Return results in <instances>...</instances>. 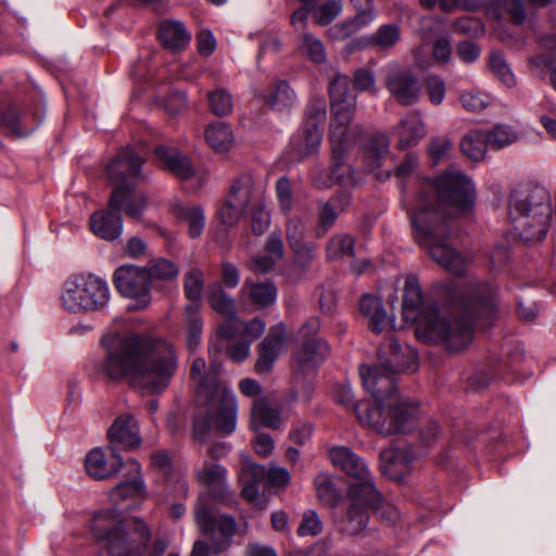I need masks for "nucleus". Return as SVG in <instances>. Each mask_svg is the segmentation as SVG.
I'll return each mask as SVG.
<instances>
[{
	"label": "nucleus",
	"instance_id": "1",
	"mask_svg": "<svg viewBox=\"0 0 556 556\" xmlns=\"http://www.w3.org/2000/svg\"><path fill=\"white\" fill-rule=\"evenodd\" d=\"M442 303L453 307L459 316L444 308L426 306L419 282L408 276L404 285L402 315L406 323L416 324V334L426 342L444 343L451 351L465 349L472 340V328L488 327L496 316V292L485 281L467 285L450 280L440 286Z\"/></svg>",
	"mask_w": 556,
	"mask_h": 556
},
{
	"label": "nucleus",
	"instance_id": "2",
	"mask_svg": "<svg viewBox=\"0 0 556 556\" xmlns=\"http://www.w3.org/2000/svg\"><path fill=\"white\" fill-rule=\"evenodd\" d=\"M100 345L104 355L98 371L112 381L128 378L147 393L165 391L177 370L174 346L162 339L111 331L101 337Z\"/></svg>",
	"mask_w": 556,
	"mask_h": 556
},
{
	"label": "nucleus",
	"instance_id": "3",
	"mask_svg": "<svg viewBox=\"0 0 556 556\" xmlns=\"http://www.w3.org/2000/svg\"><path fill=\"white\" fill-rule=\"evenodd\" d=\"M365 390L374 400L359 401L355 405L358 421L382 435L406 433L413 430L417 407L395 388L396 374L381 365L359 367Z\"/></svg>",
	"mask_w": 556,
	"mask_h": 556
},
{
	"label": "nucleus",
	"instance_id": "4",
	"mask_svg": "<svg viewBox=\"0 0 556 556\" xmlns=\"http://www.w3.org/2000/svg\"><path fill=\"white\" fill-rule=\"evenodd\" d=\"M219 369L220 365L215 358L208 369L202 357L194 358L191 365V378L197 383V401L206 408L205 415L197 414L193 420V435L200 441L207 439L213 421L224 434H230L237 427V399L225 383L218 381Z\"/></svg>",
	"mask_w": 556,
	"mask_h": 556
},
{
	"label": "nucleus",
	"instance_id": "5",
	"mask_svg": "<svg viewBox=\"0 0 556 556\" xmlns=\"http://www.w3.org/2000/svg\"><path fill=\"white\" fill-rule=\"evenodd\" d=\"M409 219L415 240L435 263L455 276L466 273V260L446 242L453 233L448 211H412Z\"/></svg>",
	"mask_w": 556,
	"mask_h": 556
},
{
	"label": "nucleus",
	"instance_id": "6",
	"mask_svg": "<svg viewBox=\"0 0 556 556\" xmlns=\"http://www.w3.org/2000/svg\"><path fill=\"white\" fill-rule=\"evenodd\" d=\"M90 532L105 544L109 556H142L151 540V530L142 519L122 520L115 510L94 514Z\"/></svg>",
	"mask_w": 556,
	"mask_h": 556
},
{
	"label": "nucleus",
	"instance_id": "7",
	"mask_svg": "<svg viewBox=\"0 0 556 556\" xmlns=\"http://www.w3.org/2000/svg\"><path fill=\"white\" fill-rule=\"evenodd\" d=\"M416 192L418 200L426 205L420 208L437 204L473 208L477 199L473 181L455 169H445L434 177L419 178Z\"/></svg>",
	"mask_w": 556,
	"mask_h": 556
},
{
	"label": "nucleus",
	"instance_id": "8",
	"mask_svg": "<svg viewBox=\"0 0 556 556\" xmlns=\"http://www.w3.org/2000/svg\"><path fill=\"white\" fill-rule=\"evenodd\" d=\"M144 159L134 147L122 148L106 165L105 174L115 186L111 193L108 208H142L147 205L143 200L136 204V190L130 180L139 178Z\"/></svg>",
	"mask_w": 556,
	"mask_h": 556
},
{
	"label": "nucleus",
	"instance_id": "9",
	"mask_svg": "<svg viewBox=\"0 0 556 556\" xmlns=\"http://www.w3.org/2000/svg\"><path fill=\"white\" fill-rule=\"evenodd\" d=\"M108 282L93 274L74 275L62 287L60 303L64 311L88 314L102 311L110 301Z\"/></svg>",
	"mask_w": 556,
	"mask_h": 556
},
{
	"label": "nucleus",
	"instance_id": "10",
	"mask_svg": "<svg viewBox=\"0 0 556 556\" xmlns=\"http://www.w3.org/2000/svg\"><path fill=\"white\" fill-rule=\"evenodd\" d=\"M194 513L200 531L211 540V547L204 541H195L191 556H210L211 552L218 554L226 549L236 532L235 518L214 510L208 505L206 495L198 498Z\"/></svg>",
	"mask_w": 556,
	"mask_h": 556
},
{
	"label": "nucleus",
	"instance_id": "11",
	"mask_svg": "<svg viewBox=\"0 0 556 556\" xmlns=\"http://www.w3.org/2000/svg\"><path fill=\"white\" fill-rule=\"evenodd\" d=\"M326 113L324 101H314L308 104L302 126L289 142L288 154L291 161L300 162L318 150L323 138Z\"/></svg>",
	"mask_w": 556,
	"mask_h": 556
},
{
	"label": "nucleus",
	"instance_id": "12",
	"mask_svg": "<svg viewBox=\"0 0 556 556\" xmlns=\"http://www.w3.org/2000/svg\"><path fill=\"white\" fill-rule=\"evenodd\" d=\"M266 479L273 486L286 488L291 480L285 467L271 465L268 468L255 463H245L239 471L242 496L258 508H265L267 501L260 492V484Z\"/></svg>",
	"mask_w": 556,
	"mask_h": 556
},
{
	"label": "nucleus",
	"instance_id": "13",
	"mask_svg": "<svg viewBox=\"0 0 556 556\" xmlns=\"http://www.w3.org/2000/svg\"><path fill=\"white\" fill-rule=\"evenodd\" d=\"M319 328V319L311 317L300 327L294 337L296 343L294 361L303 371L316 369L329 354L328 343L317 336Z\"/></svg>",
	"mask_w": 556,
	"mask_h": 556
},
{
	"label": "nucleus",
	"instance_id": "14",
	"mask_svg": "<svg viewBox=\"0 0 556 556\" xmlns=\"http://www.w3.org/2000/svg\"><path fill=\"white\" fill-rule=\"evenodd\" d=\"M362 128L356 125L353 130H340L334 128L329 130V141L331 143V165L330 179L340 187H351L356 184L355 172L348 164L346 155L352 144L362 136Z\"/></svg>",
	"mask_w": 556,
	"mask_h": 556
},
{
	"label": "nucleus",
	"instance_id": "15",
	"mask_svg": "<svg viewBox=\"0 0 556 556\" xmlns=\"http://www.w3.org/2000/svg\"><path fill=\"white\" fill-rule=\"evenodd\" d=\"M349 509L340 521V530L349 535H357L364 531L368 523V510L380 500V492L369 484L364 486L349 485Z\"/></svg>",
	"mask_w": 556,
	"mask_h": 556
},
{
	"label": "nucleus",
	"instance_id": "16",
	"mask_svg": "<svg viewBox=\"0 0 556 556\" xmlns=\"http://www.w3.org/2000/svg\"><path fill=\"white\" fill-rule=\"evenodd\" d=\"M265 182L261 176L247 172L233 178L225 198L226 208H265Z\"/></svg>",
	"mask_w": 556,
	"mask_h": 556
},
{
	"label": "nucleus",
	"instance_id": "17",
	"mask_svg": "<svg viewBox=\"0 0 556 556\" xmlns=\"http://www.w3.org/2000/svg\"><path fill=\"white\" fill-rule=\"evenodd\" d=\"M351 78L337 74L329 84L331 121L329 130H353L351 122L356 109V97L350 90Z\"/></svg>",
	"mask_w": 556,
	"mask_h": 556
},
{
	"label": "nucleus",
	"instance_id": "18",
	"mask_svg": "<svg viewBox=\"0 0 556 556\" xmlns=\"http://www.w3.org/2000/svg\"><path fill=\"white\" fill-rule=\"evenodd\" d=\"M114 285L123 296L136 300L139 307L150 304L151 279L147 268L123 265L114 273Z\"/></svg>",
	"mask_w": 556,
	"mask_h": 556
},
{
	"label": "nucleus",
	"instance_id": "19",
	"mask_svg": "<svg viewBox=\"0 0 556 556\" xmlns=\"http://www.w3.org/2000/svg\"><path fill=\"white\" fill-rule=\"evenodd\" d=\"M384 86L395 101L409 106L418 102L421 85L416 75L400 64H390L384 77Z\"/></svg>",
	"mask_w": 556,
	"mask_h": 556
},
{
	"label": "nucleus",
	"instance_id": "20",
	"mask_svg": "<svg viewBox=\"0 0 556 556\" xmlns=\"http://www.w3.org/2000/svg\"><path fill=\"white\" fill-rule=\"evenodd\" d=\"M287 351V328L283 323H279L269 329L267 336L257 345L255 371L260 375L270 374L275 363Z\"/></svg>",
	"mask_w": 556,
	"mask_h": 556
},
{
	"label": "nucleus",
	"instance_id": "21",
	"mask_svg": "<svg viewBox=\"0 0 556 556\" xmlns=\"http://www.w3.org/2000/svg\"><path fill=\"white\" fill-rule=\"evenodd\" d=\"M514 232L525 242L545 238L552 211H509Z\"/></svg>",
	"mask_w": 556,
	"mask_h": 556
},
{
	"label": "nucleus",
	"instance_id": "22",
	"mask_svg": "<svg viewBox=\"0 0 556 556\" xmlns=\"http://www.w3.org/2000/svg\"><path fill=\"white\" fill-rule=\"evenodd\" d=\"M329 457L334 467L340 468L346 476L354 479L350 485L376 486L374 476L366 462L346 446H334L329 451Z\"/></svg>",
	"mask_w": 556,
	"mask_h": 556
},
{
	"label": "nucleus",
	"instance_id": "23",
	"mask_svg": "<svg viewBox=\"0 0 556 556\" xmlns=\"http://www.w3.org/2000/svg\"><path fill=\"white\" fill-rule=\"evenodd\" d=\"M265 328V323L260 318L250 321H242L238 317L225 320L219 325L215 337L211 340V352L213 350L218 351L222 348L218 343L222 340L244 339L252 344L264 333Z\"/></svg>",
	"mask_w": 556,
	"mask_h": 556
},
{
	"label": "nucleus",
	"instance_id": "24",
	"mask_svg": "<svg viewBox=\"0 0 556 556\" xmlns=\"http://www.w3.org/2000/svg\"><path fill=\"white\" fill-rule=\"evenodd\" d=\"M110 445L115 450H134L141 444L139 425L134 415L117 416L108 429Z\"/></svg>",
	"mask_w": 556,
	"mask_h": 556
},
{
	"label": "nucleus",
	"instance_id": "25",
	"mask_svg": "<svg viewBox=\"0 0 556 556\" xmlns=\"http://www.w3.org/2000/svg\"><path fill=\"white\" fill-rule=\"evenodd\" d=\"M123 466L121 456L111 445L105 451L101 447L92 448L85 458L87 473L96 480H104L116 475Z\"/></svg>",
	"mask_w": 556,
	"mask_h": 556
},
{
	"label": "nucleus",
	"instance_id": "26",
	"mask_svg": "<svg viewBox=\"0 0 556 556\" xmlns=\"http://www.w3.org/2000/svg\"><path fill=\"white\" fill-rule=\"evenodd\" d=\"M548 190L533 182H518L509 190V208H540L551 206Z\"/></svg>",
	"mask_w": 556,
	"mask_h": 556
},
{
	"label": "nucleus",
	"instance_id": "27",
	"mask_svg": "<svg viewBox=\"0 0 556 556\" xmlns=\"http://www.w3.org/2000/svg\"><path fill=\"white\" fill-rule=\"evenodd\" d=\"M379 364L395 374L414 370L417 365V353L409 345H402L396 340H390L388 346L379 351Z\"/></svg>",
	"mask_w": 556,
	"mask_h": 556
},
{
	"label": "nucleus",
	"instance_id": "28",
	"mask_svg": "<svg viewBox=\"0 0 556 556\" xmlns=\"http://www.w3.org/2000/svg\"><path fill=\"white\" fill-rule=\"evenodd\" d=\"M197 477L200 483L206 485L208 491L199 496L206 495L208 505L214 509L213 498L223 500L227 495V470L222 465L204 462L203 466L197 470Z\"/></svg>",
	"mask_w": 556,
	"mask_h": 556
},
{
	"label": "nucleus",
	"instance_id": "29",
	"mask_svg": "<svg viewBox=\"0 0 556 556\" xmlns=\"http://www.w3.org/2000/svg\"><path fill=\"white\" fill-rule=\"evenodd\" d=\"M0 127L16 137H25L37 127V123L35 115L22 112L16 103L8 100L0 103Z\"/></svg>",
	"mask_w": 556,
	"mask_h": 556
},
{
	"label": "nucleus",
	"instance_id": "30",
	"mask_svg": "<svg viewBox=\"0 0 556 556\" xmlns=\"http://www.w3.org/2000/svg\"><path fill=\"white\" fill-rule=\"evenodd\" d=\"M426 124L418 111H412L405 115L396 127L397 148L405 150L418 144L426 136Z\"/></svg>",
	"mask_w": 556,
	"mask_h": 556
},
{
	"label": "nucleus",
	"instance_id": "31",
	"mask_svg": "<svg viewBox=\"0 0 556 556\" xmlns=\"http://www.w3.org/2000/svg\"><path fill=\"white\" fill-rule=\"evenodd\" d=\"M119 211H93L89 218L91 231L99 238L113 241L123 232Z\"/></svg>",
	"mask_w": 556,
	"mask_h": 556
},
{
	"label": "nucleus",
	"instance_id": "32",
	"mask_svg": "<svg viewBox=\"0 0 556 556\" xmlns=\"http://www.w3.org/2000/svg\"><path fill=\"white\" fill-rule=\"evenodd\" d=\"M359 312L367 319L370 330L381 332L393 328L394 320L387 314L381 299L371 294H364L359 300Z\"/></svg>",
	"mask_w": 556,
	"mask_h": 556
},
{
	"label": "nucleus",
	"instance_id": "33",
	"mask_svg": "<svg viewBox=\"0 0 556 556\" xmlns=\"http://www.w3.org/2000/svg\"><path fill=\"white\" fill-rule=\"evenodd\" d=\"M389 151V140L380 131L366 134L362 143V157L365 169L372 172L379 168Z\"/></svg>",
	"mask_w": 556,
	"mask_h": 556
},
{
	"label": "nucleus",
	"instance_id": "34",
	"mask_svg": "<svg viewBox=\"0 0 556 556\" xmlns=\"http://www.w3.org/2000/svg\"><path fill=\"white\" fill-rule=\"evenodd\" d=\"M154 154L163 166L178 178L187 180L194 175L190 159L176 148L159 146Z\"/></svg>",
	"mask_w": 556,
	"mask_h": 556
},
{
	"label": "nucleus",
	"instance_id": "35",
	"mask_svg": "<svg viewBox=\"0 0 556 556\" xmlns=\"http://www.w3.org/2000/svg\"><path fill=\"white\" fill-rule=\"evenodd\" d=\"M382 472L391 479H400L412 468L416 455L409 448L383 451L380 455Z\"/></svg>",
	"mask_w": 556,
	"mask_h": 556
},
{
	"label": "nucleus",
	"instance_id": "36",
	"mask_svg": "<svg viewBox=\"0 0 556 556\" xmlns=\"http://www.w3.org/2000/svg\"><path fill=\"white\" fill-rule=\"evenodd\" d=\"M157 38L162 46L172 51L185 49L191 40V35L184 23L164 21L159 25Z\"/></svg>",
	"mask_w": 556,
	"mask_h": 556
},
{
	"label": "nucleus",
	"instance_id": "37",
	"mask_svg": "<svg viewBox=\"0 0 556 556\" xmlns=\"http://www.w3.org/2000/svg\"><path fill=\"white\" fill-rule=\"evenodd\" d=\"M242 291L248 295L251 304L256 309L265 308L277 300V288L271 280L245 281Z\"/></svg>",
	"mask_w": 556,
	"mask_h": 556
},
{
	"label": "nucleus",
	"instance_id": "38",
	"mask_svg": "<svg viewBox=\"0 0 556 556\" xmlns=\"http://www.w3.org/2000/svg\"><path fill=\"white\" fill-rule=\"evenodd\" d=\"M283 255V243L280 235L271 233L265 245V254L252 257L250 267L254 273H267L274 268Z\"/></svg>",
	"mask_w": 556,
	"mask_h": 556
},
{
	"label": "nucleus",
	"instance_id": "39",
	"mask_svg": "<svg viewBox=\"0 0 556 556\" xmlns=\"http://www.w3.org/2000/svg\"><path fill=\"white\" fill-rule=\"evenodd\" d=\"M356 14L349 21L337 25L344 37L368 25L376 18L375 0H350Z\"/></svg>",
	"mask_w": 556,
	"mask_h": 556
},
{
	"label": "nucleus",
	"instance_id": "40",
	"mask_svg": "<svg viewBox=\"0 0 556 556\" xmlns=\"http://www.w3.org/2000/svg\"><path fill=\"white\" fill-rule=\"evenodd\" d=\"M260 426L274 430L281 426L279 410L270 407L262 397L254 399L251 408V428L256 431Z\"/></svg>",
	"mask_w": 556,
	"mask_h": 556
},
{
	"label": "nucleus",
	"instance_id": "41",
	"mask_svg": "<svg viewBox=\"0 0 556 556\" xmlns=\"http://www.w3.org/2000/svg\"><path fill=\"white\" fill-rule=\"evenodd\" d=\"M303 226L300 222L287 224V237L300 266H306L314 257L313 247L302 241Z\"/></svg>",
	"mask_w": 556,
	"mask_h": 556
},
{
	"label": "nucleus",
	"instance_id": "42",
	"mask_svg": "<svg viewBox=\"0 0 556 556\" xmlns=\"http://www.w3.org/2000/svg\"><path fill=\"white\" fill-rule=\"evenodd\" d=\"M205 140L207 144L217 153H224L230 150L233 143V135L229 125L223 122L210 124L205 128Z\"/></svg>",
	"mask_w": 556,
	"mask_h": 556
},
{
	"label": "nucleus",
	"instance_id": "43",
	"mask_svg": "<svg viewBox=\"0 0 556 556\" xmlns=\"http://www.w3.org/2000/svg\"><path fill=\"white\" fill-rule=\"evenodd\" d=\"M185 341L189 351H194L202 339L203 320L198 305H187L185 309Z\"/></svg>",
	"mask_w": 556,
	"mask_h": 556
},
{
	"label": "nucleus",
	"instance_id": "44",
	"mask_svg": "<svg viewBox=\"0 0 556 556\" xmlns=\"http://www.w3.org/2000/svg\"><path fill=\"white\" fill-rule=\"evenodd\" d=\"M488 148L485 135L482 130H470L460 141L462 152L473 162L484 160Z\"/></svg>",
	"mask_w": 556,
	"mask_h": 556
},
{
	"label": "nucleus",
	"instance_id": "45",
	"mask_svg": "<svg viewBox=\"0 0 556 556\" xmlns=\"http://www.w3.org/2000/svg\"><path fill=\"white\" fill-rule=\"evenodd\" d=\"M314 486L318 500L328 507H334L341 500V492L333 482L330 475L326 472L318 473L314 479Z\"/></svg>",
	"mask_w": 556,
	"mask_h": 556
},
{
	"label": "nucleus",
	"instance_id": "46",
	"mask_svg": "<svg viewBox=\"0 0 556 556\" xmlns=\"http://www.w3.org/2000/svg\"><path fill=\"white\" fill-rule=\"evenodd\" d=\"M296 100L294 91L286 80H277L266 97L267 104L275 110L291 106Z\"/></svg>",
	"mask_w": 556,
	"mask_h": 556
},
{
	"label": "nucleus",
	"instance_id": "47",
	"mask_svg": "<svg viewBox=\"0 0 556 556\" xmlns=\"http://www.w3.org/2000/svg\"><path fill=\"white\" fill-rule=\"evenodd\" d=\"M208 302L211 307L224 318V321L237 317L233 299L227 295L220 286L216 285L210 289Z\"/></svg>",
	"mask_w": 556,
	"mask_h": 556
},
{
	"label": "nucleus",
	"instance_id": "48",
	"mask_svg": "<svg viewBox=\"0 0 556 556\" xmlns=\"http://www.w3.org/2000/svg\"><path fill=\"white\" fill-rule=\"evenodd\" d=\"M298 49L315 64H323L327 59L323 41L312 34H304L300 37Z\"/></svg>",
	"mask_w": 556,
	"mask_h": 556
},
{
	"label": "nucleus",
	"instance_id": "49",
	"mask_svg": "<svg viewBox=\"0 0 556 556\" xmlns=\"http://www.w3.org/2000/svg\"><path fill=\"white\" fill-rule=\"evenodd\" d=\"M462 108L470 113H480L493 103V97L480 90H464L459 93Z\"/></svg>",
	"mask_w": 556,
	"mask_h": 556
},
{
	"label": "nucleus",
	"instance_id": "50",
	"mask_svg": "<svg viewBox=\"0 0 556 556\" xmlns=\"http://www.w3.org/2000/svg\"><path fill=\"white\" fill-rule=\"evenodd\" d=\"M401 37V29L395 24H383L368 37V45L380 49L394 47Z\"/></svg>",
	"mask_w": 556,
	"mask_h": 556
},
{
	"label": "nucleus",
	"instance_id": "51",
	"mask_svg": "<svg viewBox=\"0 0 556 556\" xmlns=\"http://www.w3.org/2000/svg\"><path fill=\"white\" fill-rule=\"evenodd\" d=\"M484 135L489 148L493 150H501L517 140L516 131L510 126L503 124H496Z\"/></svg>",
	"mask_w": 556,
	"mask_h": 556
},
{
	"label": "nucleus",
	"instance_id": "52",
	"mask_svg": "<svg viewBox=\"0 0 556 556\" xmlns=\"http://www.w3.org/2000/svg\"><path fill=\"white\" fill-rule=\"evenodd\" d=\"M341 0H326L324 3L314 5L312 14L314 22L319 26L330 25L342 12Z\"/></svg>",
	"mask_w": 556,
	"mask_h": 556
},
{
	"label": "nucleus",
	"instance_id": "53",
	"mask_svg": "<svg viewBox=\"0 0 556 556\" xmlns=\"http://www.w3.org/2000/svg\"><path fill=\"white\" fill-rule=\"evenodd\" d=\"M204 286L203 274L199 269H191L185 277V293L188 300L191 301L189 305L201 306V299Z\"/></svg>",
	"mask_w": 556,
	"mask_h": 556
},
{
	"label": "nucleus",
	"instance_id": "54",
	"mask_svg": "<svg viewBox=\"0 0 556 556\" xmlns=\"http://www.w3.org/2000/svg\"><path fill=\"white\" fill-rule=\"evenodd\" d=\"M354 252V239L348 235L333 236L327 245V256L331 260L350 256Z\"/></svg>",
	"mask_w": 556,
	"mask_h": 556
},
{
	"label": "nucleus",
	"instance_id": "55",
	"mask_svg": "<svg viewBox=\"0 0 556 556\" xmlns=\"http://www.w3.org/2000/svg\"><path fill=\"white\" fill-rule=\"evenodd\" d=\"M144 268L149 270L151 280H170L178 275V266L166 258L152 260Z\"/></svg>",
	"mask_w": 556,
	"mask_h": 556
},
{
	"label": "nucleus",
	"instance_id": "56",
	"mask_svg": "<svg viewBox=\"0 0 556 556\" xmlns=\"http://www.w3.org/2000/svg\"><path fill=\"white\" fill-rule=\"evenodd\" d=\"M489 68L507 87L515 85V76L501 52L490 54Z\"/></svg>",
	"mask_w": 556,
	"mask_h": 556
},
{
	"label": "nucleus",
	"instance_id": "57",
	"mask_svg": "<svg viewBox=\"0 0 556 556\" xmlns=\"http://www.w3.org/2000/svg\"><path fill=\"white\" fill-rule=\"evenodd\" d=\"M218 343L222 345V348L218 351H210L211 355L219 353L224 348L227 350L229 358L237 363L243 362L250 355L251 343L244 339H241L240 341H237V339L222 340L218 341Z\"/></svg>",
	"mask_w": 556,
	"mask_h": 556
},
{
	"label": "nucleus",
	"instance_id": "58",
	"mask_svg": "<svg viewBox=\"0 0 556 556\" xmlns=\"http://www.w3.org/2000/svg\"><path fill=\"white\" fill-rule=\"evenodd\" d=\"M208 104L213 114L226 116L232 111L231 96L224 89H216L207 94Z\"/></svg>",
	"mask_w": 556,
	"mask_h": 556
},
{
	"label": "nucleus",
	"instance_id": "59",
	"mask_svg": "<svg viewBox=\"0 0 556 556\" xmlns=\"http://www.w3.org/2000/svg\"><path fill=\"white\" fill-rule=\"evenodd\" d=\"M453 149L452 141L446 137H434L428 146V153L433 165H438Z\"/></svg>",
	"mask_w": 556,
	"mask_h": 556
},
{
	"label": "nucleus",
	"instance_id": "60",
	"mask_svg": "<svg viewBox=\"0 0 556 556\" xmlns=\"http://www.w3.org/2000/svg\"><path fill=\"white\" fill-rule=\"evenodd\" d=\"M179 218L188 226L189 235L192 238L199 237L205 227L203 211H180Z\"/></svg>",
	"mask_w": 556,
	"mask_h": 556
},
{
	"label": "nucleus",
	"instance_id": "61",
	"mask_svg": "<svg viewBox=\"0 0 556 556\" xmlns=\"http://www.w3.org/2000/svg\"><path fill=\"white\" fill-rule=\"evenodd\" d=\"M144 492V483L141 479L135 478L117 484L111 493L112 498L141 496Z\"/></svg>",
	"mask_w": 556,
	"mask_h": 556
},
{
	"label": "nucleus",
	"instance_id": "62",
	"mask_svg": "<svg viewBox=\"0 0 556 556\" xmlns=\"http://www.w3.org/2000/svg\"><path fill=\"white\" fill-rule=\"evenodd\" d=\"M321 530L323 523L317 513L314 510L305 511L298 528V534L300 536H313L319 534Z\"/></svg>",
	"mask_w": 556,
	"mask_h": 556
},
{
	"label": "nucleus",
	"instance_id": "63",
	"mask_svg": "<svg viewBox=\"0 0 556 556\" xmlns=\"http://www.w3.org/2000/svg\"><path fill=\"white\" fill-rule=\"evenodd\" d=\"M352 84L354 90L358 92L372 91L376 92V77L372 71L368 68H357L353 73Z\"/></svg>",
	"mask_w": 556,
	"mask_h": 556
},
{
	"label": "nucleus",
	"instance_id": "64",
	"mask_svg": "<svg viewBox=\"0 0 556 556\" xmlns=\"http://www.w3.org/2000/svg\"><path fill=\"white\" fill-rule=\"evenodd\" d=\"M425 85L430 102L434 105L441 104L445 98V83L439 76L432 75L427 77Z\"/></svg>",
	"mask_w": 556,
	"mask_h": 556
}]
</instances>
